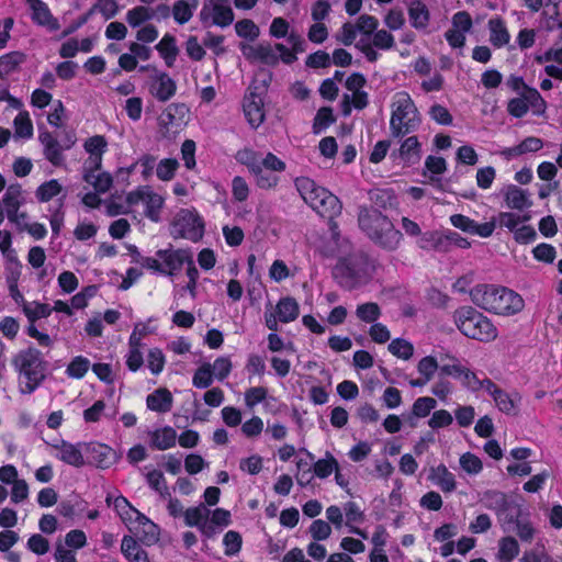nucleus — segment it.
I'll return each instance as SVG.
<instances>
[{
	"instance_id": "1",
	"label": "nucleus",
	"mask_w": 562,
	"mask_h": 562,
	"mask_svg": "<svg viewBox=\"0 0 562 562\" xmlns=\"http://www.w3.org/2000/svg\"><path fill=\"white\" fill-rule=\"evenodd\" d=\"M235 159L244 165L252 176L255 184L261 190H273L280 183V173L286 169V164L273 153L262 156L252 148L239 149Z\"/></svg>"
},
{
	"instance_id": "2",
	"label": "nucleus",
	"mask_w": 562,
	"mask_h": 562,
	"mask_svg": "<svg viewBox=\"0 0 562 562\" xmlns=\"http://www.w3.org/2000/svg\"><path fill=\"white\" fill-rule=\"evenodd\" d=\"M470 296L476 306L498 315H514L525 306L524 299L517 292L494 284H477L471 290Z\"/></svg>"
},
{
	"instance_id": "3",
	"label": "nucleus",
	"mask_w": 562,
	"mask_h": 562,
	"mask_svg": "<svg viewBox=\"0 0 562 562\" xmlns=\"http://www.w3.org/2000/svg\"><path fill=\"white\" fill-rule=\"evenodd\" d=\"M288 44L277 43L271 45L269 43H261L258 45L241 46L243 55L250 61H258L268 66H274L282 60L284 64H292L296 60V54L304 50V41L302 36L292 32L288 37Z\"/></svg>"
},
{
	"instance_id": "4",
	"label": "nucleus",
	"mask_w": 562,
	"mask_h": 562,
	"mask_svg": "<svg viewBox=\"0 0 562 562\" xmlns=\"http://www.w3.org/2000/svg\"><path fill=\"white\" fill-rule=\"evenodd\" d=\"M360 228L378 246L395 250L402 240V233L393 223L375 209H361L358 216Z\"/></svg>"
},
{
	"instance_id": "5",
	"label": "nucleus",
	"mask_w": 562,
	"mask_h": 562,
	"mask_svg": "<svg viewBox=\"0 0 562 562\" xmlns=\"http://www.w3.org/2000/svg\"><path fill=\"white\" fill-rule=\"evenodd\" d=\"M12 366L19 373V390L22 394H32L45 378V362L41 351L34 347L20 350L13 357Z\"/></svg>"
},
{
	"instance_id": "6",
	"label": "nucleus",
	"mask_w": 562,
	"mask_h": 562,
	"mask_svg": "<svg viewBox=\"0 0 562 562\" xmlns=\"http://www.w3.org/2000/svg\"><path fill=\"white\" fill-rule=\"evenodd\" d=\"M422 124L419 113L409 93L401 91L394 94L391 103L390 133L394 138H402L416 132Z\"/></svg>"
},
{
	"instance_id": "7",
	"label": "nucleus",
	"mask_w": 562,
	"mask_h": 562,
	"mask_svg": "<svg viewBox=\"0 0 562 562\" xmlns=\"http://www.w3.org/2000/svg\"><path fill=\"white\" fill-rule=\"evenodd\" d=\"M453 323L462 335L481 342L497 338V327L483 313L472 306H461L453 312Z\"/></svg>"
},
{
	"instance_id": "8",
	"label": "nucleus",
	"mask_w": 562,
	"mask_h": 562,
	"mask_svg": "<svg viewBox=\"0 0 562 562\" xmlns=\"http://www.w3.org/2000/svg\"><path fill=\"white\" fill-rule=\"evenodd\" d=\"M301 198L321 216L329 220L339 215L341 203L339 199L324 187L318 186L308 177H297L294 181Z\"/></svg>"
},
{
	"instance_id": "9",
	"label": "nucleus",
	"mask_w": 562,
	"mask_h": 562,
	"mask_svg": "<svg viewBox=\"0 0 562 562\" xmlns=\"http://www.w3.org/2000/svg\"><path fill=\"white\" fill-rule=\"evenodd\" d=\"M375 270L374 261L364 254H353L341 258L336 265L334 273L339 283L351 290L367 284Z\"/></svg>"
},
{
	"instance_id": "10",
	"label": "nucleus",
	"mask_w": 562,
	"mask_h": 562,
	"mask_svg": "<svg viewBox=\"0 0 562 562\" xmlns=\"http://www.w3.org/2000/svg\"><path fill=\"white\" fill-rule=\"evenodd\" d=\"M191 251L188 249H159L155 257L142 258L139 265L155 273L175 277L181 272L186 262L190 261Z\"/></svg>"
},
{
	"instance_id": "11",
	"label": "nucleus",
	"mask_w": 562,
	"mask_h": 562,
	"mask_svg": "<svg viewBox=\"0 0 562 562\" xmlns=\"http://www.w3.org/2000/svg\"><path fill=\"white\" fill-rule=\"evenodd\" d=\"M204 234V221L194 209L180 210L172 223L171 235L193 243L199 241Z\"/></svg>"
},
{
	"instance_id": "12",
	"label": "nucleus",
	"mask_w": 562,
	"mask_h": 562,
	"mask_svg": "<svg viewBox=\"0 0 562 562\" xmlns=\"http://www.w3.org/2000/svg\"><path fill=\"white\" fill-rule=\"evenodd\" d=\"M128 205L144 204V214L151 222L158 223L161 220V210L165 204L164 198L155 192L149 186L138 187L126 195Z\"/></svg>"
},
{
	"instance_id": "13",
	"label": "nucleus",
	"mask_w": 562,
	"mask_h": 562,
	"mask_svg": "<svg viewBox=\"0 0 562 562\" xmlns=\"http://www.w3.org/2000/svg\"><path fill=\"white\" fill-rule=\"evenodd\" d=\"M300 314V306L299 303L295 301V299L291 296L282 297L278 301L276 306H272V304H269L266 307L263 318H265V325L271 330V331H278L279 326L278 323H291L295 321L299 317Z\"/></svg>"
},
{
	"instance_id": "14",
	"label": "nucleus",
	"mask_w": 562,
	"mask_h": 562,
	"mask_svg": "<svg viewBox=\"0 0 562 562\" xmlns=\"http://www.w3.org/2000/svg\"><path fill=\"white\" fill-rule=\"evenodd\" d=\"M200 20L206 27H226L233 23L234 12L225 0H204Z\"/></svg>"
},
{
	"instance_id": "15",
	"label": "nucleus",
	"mask_w": 562,
	"mask_h": 562,
	"mask_svg": "<svg viewBox=\"0 0 562 562\" xmlns=\"http://www.w3.org/2000/svg\"><path fill=\"white\" fill-rule=\"evenodd\" d=\"M359 40L356 42V48L363 54L366 59L370 63H374L380 58L379 52L372 49L369 45L368 40L371 38L373 33L379 27V20L370 14L360 15L355 22Z\"/></svg>"
},
{
	"instance_id": "16",
	"label": "nucleus",
	"mask_w": 562,
	"mask_h": 562,
	"mask_svg": "<svg viewBox=\"0 0 562 562\" xmlns=\"http://www.w3.org/2000/svg\"><path fill=\"white\" fill-rule=\"evenodd\" d=\"M153 70L147 81L149 93L160 102L169 101L177 91L176 81L166 72L153 68L149 65L142 66L140 70Z\"/></svg>"
},
{
	"instance_id": "17",
	"label": "nucleus",
	"mask_w": 562,
	"mask_h": 562,
	"mask_svg": "<svg viewBox=\"0 0 562 562\" xmlns=\"http://www.w3.org/2000/svg\"><path fill=\"white\" fill-rule=\"evenodd\" d=\"M53 456L59 461L74 468H81L86 464L85 442L71 443L66 440H59L52 445Z\"/></svg>"
},
{
	"instance_id": "18",
	"label": "nucleus",
	"mask_w": 562,
	"mask_h": 562,
	"mask_svg": "<svg viewBox=\"0 0 562 562\" xmlns=\"http://www.w3.org/2000/svg\"><path fill=\"white\" fill-rule=\"evenodd\" d=\"M116 452L108 445L98 441L85 442L86 463L108 469L116 462Z\"/></svg>"
},
{
	"instance_id": "19",
	"label": "nucleus",
	"mask_w": 562,
	"mask_h": 562,
	"mask_svg": "<svg viewBox=\"0 0 562 562\" xmlns=\"http://www.w3.org/2000/svg\"><path fill=\"white\" fill-rule=\"evenodd\" d=\"M106 503L113 505L115 512L127 526L132 524L149 525L150 528L156 529L154 525L144 514L138 512L131 503L122 495L116 496L113 501L110 495L106 496Z\"/></svg>"
},
{
	"instance_id": "20",
	"label": "nucleus",
	"mask_w": 562,
	"mask_h": 562,
	"mask_svg": "<svg viewBox=\"0 0 562 562\" xmlns=\"http://www.w3.org/2000/svg\"><path fill=\"white\" fill-rule=\"evenodd\" d=\"M32 22L45 27L48 32H56L60 29L58 20L53 15L49 7L42 0H26Z\"/></svg>"
},
{
	"instance_id": "21",
	"label": "nucleus",
	"mask_w": 562,
	"mask_h": 562,
	"mask_svg": "<svg viewBox=\"0 0 562 562\" xmlns=\"http://www.w3.org/2000/svg\"><path fill=\"white\" fill-rule=\"evenodd\" d=\"M450 223L458 229H461L471 235L480 236L482 238L492 236L496 228L495 221L479 224L474 220L462 214L451 215Z\"/></svg>"
},
{
	"instance_id": "22",
	"label": "nucleus",
	"mask_w": 562,
	"mask_h": 562,
	"mask_svg": "<svg viewBox=\"0 0 562 562\" xmlns=\"http://www.w3.org/2000/svg\"><path fill=\"white\" fill-rule=\"evenodd\" d=\"M211 512L203 505L189 507L184 510V522L189 527H196L203 537L211 539L214 537V530L209 526L207 518Z\"/></svg>"
},
{
	"instance_id": "23",
	"label": "nucleus",
	"mask_w": 562,
	"mask_h": 562,
	"mask_svg": "<svg viewBox=\"0 0 562 562\" xmlns=\"http://www.w3.org/2000/svg\"><path fill=\"white\" fill-rule=\"evenodd\" d=\"M243 109L249 125L252 128L259 127L265 120L262 97L256 92H249L244 98Z\"/></svg>"
},
{
	"instance_id": "24",
	"label": "nucleus",
	"mask_w": 562,
	"mask_h": 562,
	"mask_svg": "<svg viewBox=\"0 0 562 562\" xmlns=\"http://www.w3.org/2000/svg\"><path fill=\"white\" fill-rule=\"evenodd\" d=\"M38 139L43 146L45 158L54 166H60L64 162L63 147L48 131L38 128Z\"/></svg>"
},
{
	"instance_id": "25",
	"label": "nucleus",
	"mask_w": 562,
	"mask_h": 562,
	"mask_svg": "<svg viewBox=\"0 0 562 562\" xmlns=\"http://www.w3.org/2000/svg\"><path fill=\"white\" fill-rule=\"evenodd\" d=\"M345 525L350 533L357 535L362 539L368 538L366 530L360 529L358 525L364 521L366 515L361 507L355 502L344 504Z\"/></svg>"
},
{
	"instance_id": "26",
	"label": "nucleus",
	"mask_w": 562,
	"mask_h": 562,
	"mask_svg": "<svg viewBox=\"0 0 562 562\" xmlns=\"http://www.w3.org/2000/svg\"><path fill=\"white\" fill-rule=\"evenodd\" d=\"M151 448L165 451L176 447L178 434L171 426H164L148 431Z\"/></svg>"
},
{
	"instance_id": "27",
	"label": "nucleus",
	"mask_w": 562,
	"mask_h": 562,
	"mask_svg": "<svg viewBox=\"0 0 562 562\" xmlns=\"http://www.w3.org/2000/svg\"><path fill=\"white\" fill-rule=\"evenodd\" d=\"M505 203L509 209L524 211L532 205L530 194L515 184H508L503 189Z\"/></svg>"
},
{
	"instance_id": "28",
	"label": "nucleus",
	"mask_w": 562,
	"mask_h": 562,
	"mask_svg": "<svg viewBox=\"0 0 562 562\" xmlns=\"http://www.w3.org/2000/svg\"><path fill=\"white\" fill-rule=\"evenodd\" d=\"M398 157L406 166H414L420 161L422 144L417 136L412 135L401 142Z\"/></svg>"
},
{
	"instance_id": "29",
	"label": "nucleus",
	"mask_w": 562,
	"mask_h": 562,
	"mask_svg": "<svg viewBox=\"0 0 562 562\" xmlns=\"http://www.w3.org/2000/svg\"><path fill=\"white\" fill-rule=\"evenodd\" d=\"M428 479L443 493H452L457 488L456 476L445 464L430 468Z\"/></svg>"
},
{
	"instance_id": "30",
	"label": "nucleus",
	"mask_w": 562,
	"mask_h": 562,
	"mask_svg": "<svg viewBox=\"0 0 562 562\" xmlns=\"http://www.w3.org/2000/svg\"><path fill=\"white\" fill-rule=\"evenodd\" d=\"M490 33L488 41L495 48H502L509 44L510 34L506 26V23L501 18H492L487 23Z\"/></svg>"
},
{
	"instance_id": "31",
	"label": "nucleus",
	"mask_w": 562,
	"mask_h": 562,
	"mask_svg": "<svg viewBox=\"0 0 562 562\" xmlns=\"http://www.w3.org/2000/svg\"><path fill=\"white\" fill-rule=\"evenodd\" d=\"M173 403V397L167 389H157L146 397V406L148 409L165 414L168 413Z\"/></svg>"
},
{
	"instance_id": "32",
	"label": "nucleus",
	"mask_w": 562,
	"mask_h": 562,
	"mask_svg": "<svg viewBox=\"0 0 562 562\" xmlns=\"http://www.w3.org/2000/svg\"><path fill=\"white\" fill-rule=\"evenodd\" d=\"M408 18L414 29L424 31L429 25L430 13L423 1L413 0L408 4Z\"/></svg>"
},
{
	"instance_id": "33",
	"label": "nucleus",
	"mask_w": 562,
	"mask_h": 562,
	"mask_svg": "<svg viewBox=\"0 0 562 562\" xmlns=\"http://www.w3.org/2000/svg\"><path fill=\"white\" fill-rule=\"evenodd\" d=\"M121 552L128 562H150L147 552L132 536H124Z\"/></svg>"
},
{
	"instance_id": "34",
	"label": "nucleus",
	"mask_w": 562,
	"mask_h": 562,
	"mask_svg": "<svg viewBox=\"0 0 562 562\" xmlns=\"http://www.w3.org/2000/svg\"><path fill=\"white\" fill-rule=\"evenodd\" d=\"M155 16V11L153 8L147 5H137L130 9L126 12V22L132 29L142 27L145 24H148L150 20Z\"/></svg>"
},
{
	"instance_id": "35",
	"label": "nucleus",
	"mask_w": 562,
	"mask_h": 562,
	"mask_svg": "<svg viewBox=\"0 0 562 562\" xmlns=\"http://www.w3.org/2000/svg\"><path fill=\"white\" fill-rule=\"evenodd\" d=\"M417 245L425 250L447 251L446 233L426 232L419 237Z\"/></svg>"
},
{
	"instance_id": "36",
	"label": "nucleus",
	"mask_w": 562,
	"mask_h": 562,
	"mask_svg": "<svg viewBox=\"0 0 562 562\" xmlns=\"http://www.w3.org/2000/svg\"><path fill=\"white\" fill-rule=\"evenodd\" d=\"M492 398L497 408L507 415L516 414L520 402V396L517 393L510 394L502 389H499Z\"/></svg>"
},
{
	"instance_id": "37",
	"label": "nucleus",
	"mask_w": 562,
	"mask_h": 562,
	"mask_svg": "<svg viewBox=\"0 0 562 562\" xmlns=\"http://www.w3.org/2000/svg\"><path fill=\"white\" fill-rule=\"evenodd\" d=\"M22 190L19 184L8 187L4 196L3 204L5 207L7 216L10 221H14L16 217L18 210L21 204Z\"/></svg>"
},
{
	"instance_id": "38",
	"label": "nucleus",
	"mask_w": 562,
	"mask_h": 562,
	"mask_svg": "<svg viewBox=\"0 0 562 562\" xmlns=\"http://www.w3.org/2000/svg\"><path fill=\"white\" fill-rule=\"evenodd\" d=\"M30 324L42 318H47L53 313V308L49 304L41 303L38 301L26 302L22 308Z\"/></svg>"
},
{
	"instance_id": "39",
	"label": "nucleus",
	"mask_w": 562,
	"mask_h": 562,
	"mask_svg": "<svg viewBox=\"0 0 562 562\" xmlns=\"http://www.w3.org/2000/svg\"><path fill=\"white\" fill-rule=\"evenodd\" d=\"M155 48L165 60L166 65L171 67L178 55L175 37L170 34H165Z\"/></svg>"
},
{
	"instance_id": "40",
	"label": "nucleus",
	"mask_w": 562,
	"mask_h": 562,
	"mask_svg": "<svg viewBox=\"0 0 562 562\" xmlns=\"http://www.w3.org/2000/svg\"><path fill=\"white\" fill-rule=\"evenodd\" d=\"M518 554L519 544L514 537L507 536L499 539L496 555L499 562H512Z\"/></svg>"
},
{
	"instance_id": "41",
	"label": "nucleus",
	"mask_w": 562,
	"mask_h": 562,
	"mask_svg": "<svg viewBox=\"0 0 562 562\" xmlns=\"http://www.w3.org/2000/svg\"><path fill=\"white\" fill-rule=\"evenodd\" d=\"M148 486L159 494L160 498L169 497V487L166 477L160 470L151 469L145 474Z\"/></svg>"
},
{
	"instance_id": "42",
	"label": "nucleus",
	"mask_w": 562,
	"mask_h": 562,
	"mask_svg": "<svg viewBox=\"0 0 562 562\" xmlns=\"http://www.w3.org/2000/svg\"><path fill=\"white\" fill-rule=\"evenodd\" d=\"M198 7V0H178L173 4L172 15L177 23L184 24L193 15L194 10Z\"/></svg>"
},
{
	"instance_id": "43",
	"label": "nucleus",
	"mask_w": 562,
	"mask_h": 562,
	"mask_svg": "<svg viewBox=\"0 0 562 562\" xmlns=\"http://www.w3.org/2000/svg\"><path fill=\"white\" fill-rule=\"evenodd\" d=\"M26 59L22 52H10L0 57V75L8 76L14 72Z\"/></svg>"
},
{
	"instance_id": "44",
	"label": "nucleus",
	"mask_w": 562,
	"mask_h": 562,
	"mask_svg": "<svg viewBox=\"0 0 562 562\" xmlns=\"http://www.w3.org/2000/svg\"><path fill=\"white\" fill-rule=\"evenodd\" d=\"M83 180L92 186L98 193L108 192L113 184L112 176L102 170L95 173H85Z\"/></svg>"
},
{
	"instance_id": "45",
	"label": "nucleus",
	"mask_w": 562,
	"mask_h": 562,
	"mask_svg": "<svg viewBox=\"0 0 562 562\" xmlns=\"http://www.w3.org/2000/svg\"><path fill=\"white\" fill-rule=\"evenodd\" d=\"M521 97L528 104V109H531L533 114L542 115L547 110V102L541 97L539 91L531 87H526L525 91H521Z\"/></svg>"
},
{
	"instance_id": "46",
	"label": "nucleus",
	"mask_w": 562,
	"mask_h": 562,
	"mask_svg": "<svg viewBox=\"0 0 562 562\" xmlns=\"http://www.w3.org/2000/svg\"><path fill=\"white\" fill-rule=\"evenodd\" d=\"M369 45L372 49L376 52L380 50H391L395 46V38L387 30L381 29L376 30L370 40H368Z\"/></svg>"
},
{
	"instance_id": "47",
	"label": "nucleus",
	"mask_w": 562,
	"mask_h": 562,
	"mask_svg": "<svg viewBox=\"0 0 562 562\" xmlns=\"http://www.w3.org/2000/svg\"><path fill=\"white\" fill-rule=\"evenodd\" d=\"M14 135L19 138L30 139L33 136V123L26 111L20 112L13 120Z\"/></svg>"
},
{
	"instance_id": "48",
	"label": "nucleus",
	"mask_w": 562,
	"mask_h": 562,
	"mask_svg": "<svg viewBox=\"0 0 562 562\" xmlns=\"http://www.w3.org/2000/svg\"><path fill=\"white\" fill-rule=\"evenodd\" d=\"M338 462L330 452H326L323 459L314 462V475L319 479H327L335 470H337Z\"/></svg>"
},
{
	"instance_id": "49",
	"label": "nucleus",
	"mask_w": 562,
	"mask_h": 562,
	"mask_svg": "<svg viewBox=\"0 0 562 562\" xmlns=\"http://www.w3.org/2000/svg\"><path fill=\"white\" fill-rule=\"evenodd\" d=\"M63 192V187L56 179L42 183L35 191L36 199L42 202H48Z\"/></svg>"
},
{
	"instance_id": "50",
	"label": "nucleus",
	"mask_w": 562,
	"mask_h": 562,
	"mask_svg": "<svg viewBox=\"0 0 562 562\" xmlns=\"http://www.w3.org/2000/svg\"><path fill=\"white\" fill-rule=\"evenodd\" d=\"M507 522L515 524L516 535L522 542H531L533 540L536 535V528L533 527L532 522L529 519L519 518L517 516L516 518L510 517V519Z\"/></svg>"
},
{
	"instance_id": "51",
	"label": "nucleus",
	"mask_w": 562,
	"mask_h": 562,
	"mask_svg": "<svg viewBox=\"0 0 562 562\" xmlns=\"http://www.w3.org/2000/svg\"><path fill=\"white\" fill-rule=\"evenodd\" d=\"M91 362L88 358L77 356L70 360L66 368V374L71 379H82L89 371Z\"/></svg>"
},
{
	"instance_id": "52",
	"label": "nucleus",
	"mask_w": 562,
	"mask_h": 562,
	"mask_svg": "<svg viewBox=\"0 0 562 562\" xmlns=\"http://www.w3.org/2000/svg\"><path fill=\"white\" fill-rule=\"evenodd\" d=\"M211 363L201 364L193 373L192 385L196 389H207L214 381Z\"/></svg>"
},
{
	"instance_id": "53",
	"label": "nucleus",
	"mask_w": 562,
	"mask_h": 562,
	"mask_svg": "<svg viewBox=\"0 0 562 562\" xmlns=\"http://www.w3.org/2000/svg\"><path fill=\"white\" fill-rule=\"evenodd\" d=\"M120 10L116 0H97V2L89 10L88 15L99 13L104 20L114 18Z\"/></svg>"
},
{
	"instance_id": "54",
	"label": "nucleus",
	"mask_w": 562,
	"mask_h": 562,
	"mask_svg": "<svg viewBox=\"0 0 562 562\" xmlns=\"http://www.w3.org/2000/svg\"><path fill=\"white\" fill-rule=\"evenodd\" d=\"M178 168L179 161L176 158H164L156 164V176L161 181H170Z\"/></svg>"
},
{
	"instance_id": "55",
	"label": "nucleus",
	"mask_w": 562,
	"mask_h": 562,
	"mask_svg": "<svg viewBox=\"0 0 562 562\" xmlns=\"http://www.w3.org/2000/svg\"><path fill=\"white\" fill-rule=\"evenodd\" d=\"M357 317L364 323H375L381 316V308L374 302L359 304L356 308Z\"/></svg>"
},
{
	"instance_id": "56",
	"label": "nucleus",
	"mask_w": 562,
	"mask_h": 562,
	"mask_svg": "<svg viewBox=\"0 0 562 562\" xmlns=\"http://www.w3.org/2000/svg\"><path fill=\"white\" fill-rule=\"evenodd\" d=\"M142 348L143 345H134L128 341V351L125 356V363L127 369L132 372L138 371L144 364Z\"/></svg>"
},
{
	"instance_id": "57",
	"label": "nucleus",
	"mask_w": 562,
	"mask_h": 562,
	"mask_svg": "<svg viewBox=\"0 0 562 562\" xmlns=\"http://www.w3.org/2000/svg\"><path fill=\"white\" fill-rule=\"evenodd\" d=\"M156 157L153 155H143L137 159L135 164L127 168V172L131 173L135 168H140V175L143 180H148L154 170L156 171Z\"/></svg>"
},
{
	"instance_id": "58",
	"label": "nucleus",
	"mask_w": 562,
	"mask_h": 562,
	"mask_svg": "<svg viewBox=\"0 0 562 562\" xmlns=\"http://www.w3.org/2000/svg\"><path fill=\"white\" fill-rule=\"evenodd\" d=\"M389 351L403 360H408L414 355V346L406 339L395 338L389 344Z\"/></svg>"
},
{
	"instance_id": "59",
	"label": "nucleus",
	"mask_w": 562,
	"mask_h": 562,
	"mask_svg": "<svg viewBox=\"0 0 562 562\" xmlns=\"http://www.w3.org/2000/svg\"><path fill=\"white\" fill-rule=\"evenodd\" d=\"M166 364V357L160 348H150L147 353V368L154 375L160 374Z\"/></svg>"
},
{
	"instance_id": "60",
	"label": "nucleus",
	"mask_w": 562,
	"mask_h": 562,
	"mask_svg": "<svg viewBox=\"0 0 562 562\" xmlns=\"http://www.w3.org/2000/svg\"><path fill=\"white\" fill-rule=\"evenodd\" d=\"M207 518L209 526L214 530V537L231 524V513L224 508H216Z\"/></svg>"
},
{
	"instance_id": "61",
	"label": "nucleus",
	"mask_w": 562,
	"mask_h": 562,
	"mask_svg": "<svg viewBox=\"0 0 562 562\" xmlns=\"http://www.w3.org/2000/svg\"><path fill=\"white\" fill-rule=\"evenodd\" d=\"M459 463L461 469L470 475H476L483 470L481 459L472 452L463 453L459 459Z\"/></svg>"
},
{
	"instance_id": "62",
	"label": "nucleus",
	"mask_w": 562,
	"mask_h": 562,
	"mask_svg": "<svg viewBox=\"0 0 562 562\" xmlns=\"http://www.w3.org/2000/svg\"><path fill=\"white\" fill-rule=\"evenodd\" d=\"M268 397V390L263 386H252L245 391L244 401L245 405L252 409L260 403H263Z\"/></svg>"
},
{
	"instance_id": "63",
	"label": "nucleus",
	"mask_w": 562,
	"mask_h": 562,
	"mask_svg": "<svg viewBox=\"0 0 562 562\" xmlns=\"http://www.w3.org/2000/svg\"><path fill=\"white\" fill-rule=\"evenodd\" d=\"M334 122H335V117H334L331 109H329V108L319 109L317 111L316 116L313 122V133L321 134Z\"/></svg>"
},
{
	"instance_id": "64",
	"label": "nucleus",
	"mask_w": 562,
	"mask_h": 562,
	"mask_svg": "<svg viewBox=\"0 0 562 562\" xmlns=\"http://www.w3.org/2000/svg\"><path fill=\"white\" fill-rule=\"evenodd\" d=\"M235 31L239 37H243V38H246L249 41L256 40L260 34L259 27L255 24L254 21H251L249 19H244V20L238 21L235 24Z\"/></svg>"
}]
</instances>
